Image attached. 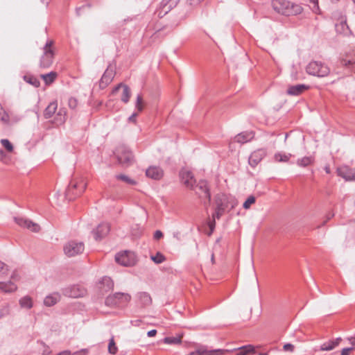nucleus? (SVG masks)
<instances>
[{
    "label": "nucleus",
    "mask_w": 355,
    "mask_h": 355,
    "mask_svg": "<svg viewBox=\"0 0 355 355\" xmlns=\"http://www.w3.org/2000/svg\"><path fill=\"white\" fill-rule=\"evenodd\" d=\"M130 300L131 295L127 293H115L108 295L105 303L111 307H123L128 304Z\"/></svg>",
    "instance_id": "423d86ee"
},
{
    "label": "nucleus",
    "mask_w": 355,
    "mask_h": 355,
    "mask_svg": "<svg viewBox=\"0 0 355 355\" xmlns=\"http://www.w3.org/2000/svg\"><path fill=\"white\" fill-rule=\"evenodd\" d=\"M86 187L87 182L83 178H74L69 183L65 192V196L69 200H72L80 196Z\"/></svg>",
    "instance_id": "7ed1b4c3"
},
{
    "label": "nucleus",
    "mask_w": 355,
    "mask_h": 355,
    "mask_svg": "<svg viewBox=\"0 0 355 355\" xmlns=\"http://www.w3.org/2000/svg\"><path fill=\"white\" fill-rule=\"evenodd\" d=\"M254 137V133L252 131L242 132L234 137V141L239 144H245L250 141Z\"/></svg>",
    "instance_id": "aec40b11"
},
{
    "label": "nucleus",
    "mask_w": 355,
    "mask_h": 355,
    "mask_svg": "<svg viewBox=\"0 0 355 355\" xmlns=\"http://www.w3.org/2000/svg\"><path fill=\"white\" fill-rule=\"evenodd\" d=\"M114 287V282L109 277H103L98 282V288L101 292L107 293Z\"/></svg>",
    "instance_id": "6ab92c4d"
},
{
    "label": "nucleus",
    "mask_w": 355,
    "mask_h": 355,
    "mask_svg": "<svg viewBox=\"0 0 355 355\" xmlns=\"http://www.w3.org/2000/svg\"><path fill=\"white\" fill-rule=\"evenodd\" d=\"M19 304L22 308L31 309L33 306L32 299L28 296H25L19 300Z\"/></svg>",
    "instance_id": "c9c22d12"
},
{
    "label": "nucleus",
    "mask_w": 355,
    "mask_h": 355,
    "mask_svg": "<svg viewBox=\"0 0 355 355\" xmlns=\"http://www.w3.org/2000/svg\"><path fill=\"white\" fill-rule=\"evenodd\" d=\"M24 80L26 83L34 86L35 87H39L40 85V82L39 79L34 76L26 75L24 76Z\"/></svg>",
    "instance_id": "f704fd0d"
},
{
    "label": "nucleus",
    "mask_w": 355,
    "mask_h": 355,
    "mask_svg": "<svg viewBox=\"0 0 355 355\" xmlns=\"http://www.w3.org/2000/svg\"><path fill=\"white\" fill-rule=\"evenodd\" d=\"M283 349L286 352H293L294 351L295 347L291 343H286L283 346Z\"/></svg>",
    "instance_id": "de8ad7c7"
},
{
    "label": "nucleus",
    "mask_w": 355,
    "mask_h": 355,
    "mask_svg": "<svg viewBox=\"0 0 355 355\" xmlns=\"http://www.w3.org/2000/svg\"><path fill=\"white\" fill-rule=\"evenodd\" d=\"M314 162V158L312 156H306L300 158L297 160V164L300 167H306L312 164Z\"/></svg>",
    "instance_id": "473e14b6"
},
{
    "label": "nucleus",
    "mask_w": 355,
    "mask_h": 355,
    "mask_svg": "<svg viewBox=\"0 0 355 355\" xmlns=\"http://www.w3.org/2000/svg\"><path fill=\"white\" fill-rule=\"evenodd\" d=\"M57 355H71V352L69 350H65L58 353Z\"/></svg>",
    "instance_id": "bf43d9fd"
},
{
    "label": "nucleus",
    "mask_w": 355,
    "mask_h": 355,
    "mask_svg": "<svg viewBox=\"0 0 355 355\" xmlns=\"http://www.w3.org/2000/svg\"><path fill=\"white\" fill-rule=\"evenodd\" d=\"M58 108V103L55 101L51 102L44 110V116L45 119H50L55 113Z\"/></svg>",
    "instance_id": "cd10ccee"
},
{
    "label": "nucleus",
    "mask_w": 355,
    "mask_h": 355,
    "mask_svg": "<svg viewBox=\"0 0 355 355\" xmlns=\"http://www.w3.org/2000/svg\"><path fill=\"white\" fill-rule=\"evenodd\" d=\"M137 298L138 303L143 307L150 306L152 304V298L150 294L147 292L138 293L137 294Z\"/></svg>",
    "instance_id": "5701e85b"
},
{
    "label": "nucleus",
    "mask_w": 355,
    "mask_h": 355,
    "mask_svg": "<svg viewBox=\"0 0 355 355\" xmlns=\"http://www.w3.org/2000/svg\"><path fill=\"white\" fill-rule=\"evenodd\" d=\"M8 266L3 261H0V278L4 277L8 275Z\"/></svg>",
    "instance_id": "79ce46f5"
},
{
    "label": "nucleus",
    "mask_w": 355,
    "mask_h": 355,
    "mask_svg": "<svg viewBox=\"0 0 355 355\" xmlns=\"http://www.w3.org/2000/svg\"><path fill=\"white\" fill-rule=\"evenodd\" d=\"M41 1H42V2L43 3H46V4H48V3H49V0H41Z\"/></svg>",
    "instance_id": "680f3d73"
},
{
    "label": "nucleus",
    "mask_w": 355,
    "mask_h": 355,
    "mask_svg": "<svg viewBox=\"0 0 355 355\" xmlns=\"http://www.w3.org/2000/svg\"><path fill=\"white\" fill-rule=\"evenodd\" d=\"M267 151L265 148H259L253 151L248 159L249 164L254 168L266 156Z\"/></svg>",
    "instance_id": "9b49d317"
},
{
    "label": "nucleus",
    "mask_w": 355,
    "mask_h": 355,
    "mask_svg": "<svg viewBox=\"0 0 355 355\" xmlns=\"http://www.w3.org/2000/svg\"><path fill=\"white\" fill-rule=\"evenodd\" d=\"M334 216V214L332 212H329L326 216V220L324 221L323 224H325L329 220L332 218Z\"/></svg>",
    "instance_id": "4d7b16f0"
},
{
    "label": "nucleus",
    "mask_w": 355,
    "mask_h": 355,
    "mask_svg": "<svg viewBox=\"0 0 355 355\" xmlns=\"http://www.w3.org/2000/svg\"><path fill=\"white\" fill-rule=\"evenodd\" d=\"M163 233L160 230H156L154 233L153 237L155 240H159L163 237Z\"/></svg>",
    "instance_id": "603ef678"
},
{
    "label": "nucleus",
    "mask_w": 355,
    "mask_h": 355,
    "mask_svg": "<svg viewBox=\"0 0 355 355\" xmlns=\"http://www.w3.org/2000/svg\"><path fill=\"white\" fill-rule=\"evenodd\" d=\"M58 76V73L55 71H51L46 74H41V78L44 81L46 85H49L53 83Z\"/></svg>",
    "instance_id": "c756f323"
},
{
    "label": "nucleus",
    "mask_w": 355,
    "mask_h": 355,
    "mask_svg": "<svg viewBox=\"0 0 355 355\" xmlns=\"http://www.w3.org/2000/svg\"><path fill=\"white\" fill-rule=\"evenodd\" d=\"M338 175L344 178L345 180H355V169L349 168L347 166H343L337 169Z\"/></svg>",
    "instance_id": "dca6fc26"
},
{
    "label": "nucleus",
    "mask_w": 355,
    "mask_h": 355,
    "mask_svg": "<svg viewBox=\"0 0 355 355\" xmlns=\"http://www.w3.org/2000/svg\"><path fill=\"white\" fill-rule=\"evenodd\" d=\"M116 178L131 185H135L137 183L135 180L130 178L128 176L123 174L116 175Z\"/></svg>",
    "instance_id": "ea45409f"
},
{
    "label": "nucleus",
    "mask_w": 355,
    "mask_h": 355,
    "mask_svg": "<svg viewBox=\"0 0 355 355\" xmlns=\"http://www.w3.org/2000/svg\"><path fill=\"white\" fill-rule=\"evenodd\" d=\"M84 243L76 241H70L64 246V254L69 257L81 254L84 251Z\"/></svg>",
    "instance_id": "9d476101"
},
{
    "label": "nucleus",
    "mask_w": 355,
    "mask_h": 355,
    "mask_svg": "<svg viewBox=\"0 0 355 355\" xmlns=\"http://www.w3.org/2000/svg\"><path fill=\"white\" fill-rule=\"evenodd\" d=\"M235 355H241V354H239V352H237Z\"/></svg>",
    "instance_id": "338daca9"
},
{
    "label": "nucleus",
    "mask_w": 355,
    "mask_h": 355,
    "mask_svg": "<svg viewBox=\"0 0 355 355\" xmlns=\"http://www.w3.org/2000/svg\"><path fill=\"white\" fill-rule=\"evenodd\" d=\"M216 218H213V220H210L208 223L209 227L210 229V233L209 234V235L213 232V231L215 228V225H216L215 219Z\"/></svg>",
    "instance_id": "3c124183"
},
{
    "label": "nucleus",
    "mask_w": 355,
    "mask_h": 355,
    "mask_svg": "<svg viewBox=\"0 0 355 355\" xmlns=\"http://www.w3.org/2000/svg\"><path fill=\"white\" fill-rule=\"evenodd\" d=\"M181 338L178 337H165L163 343L168 345H177L181 343Z\"/></svg>",
    "instance_id": "58836bf2"
},
{
    "label": "nucleus",
    "mask_w": 355,
    "mask_h": 355,
    "mask_svg": "<svg viewBox=\"0 0 355 355\" xmlns=\"http://www.w3.org/2000/svg\"><path fill=\"white\" fill-rule=\"evenodd\" d=\"M259 355H268V354L262 353V354H259Z\"/></svg>",
    "instance_id": "69168bd1"
},
{
    "label": "nucleus",
    "mask_w": 355,
    "mask_h": 355,
    "mask_svg": "<svg viewBox=\"0 0 355 355\" xmlns=\"http://www.w3.org/2000/svg\"><path fill=\"white\" fill-rule=\"evenodd\" d=\"M80 10H81V8H76V14L78 15H80Z\"/></svg>",
    "instance_id": "052dcab7"
},
{
    "label": "nucleus",
    "mask_w": 355,
    "mask_h": 355,
    "mask_svg": "<svg viewBox=\"0 0 355 355\" xmlns=\"http://www.w3.org/2000/svg\"><path fill=\"white\" fill-rule=\"evenodd\" d=\"M340 64L344 67H347L355 71V55L349 58H342L340 60Z\"/></svg>",
    "instance_id": "72a5a7b5"
},
{
    "label": "nucleus",
    "mask_w": 355,
    "mask_h": 355,
    "mask_svg": "<svg viewBox=\"0 0 355 355\" xmlns=\"http://www.w3.org/2000/svg\"><path fill=\"white\" fill-rule=\"evenodd\" d=\"M239 354L241 355H246L249 353L254 352V347L253 345H248L245 346L241 347L238 349Z\"/></svg>",
    "instance_id": "4c0bfd02"
},
{
    "label": "nucleus",
    "mask_w": 355,
    "mask_h": 355,
    "mask_svg": "<svg viewBox=\"0 0 355 355\" xmlns=\"http://www.w3.org/2000/svg\"><path fill=\"white\" fill-rule=\"evenodd\" d=\"M15 221L19 226H21L22 227L27 228L34 232H37L40 230V227L38 224L32 222L31 220L26 219V218L15 217Z\"/></svg>",
    "instance_id": "2eb2a0df"
},
{
    "label": "nucleus",
    "mask_w": 355,
    "mask_h": 355,
    "mask_svg": "<svg viewBox=\"0 0 355 355\" xmlns=\"http://www.w3.org/2000/svg\"><path fill=\"white\" fill-rule=\"evenodd\" d=\"M340 338H338L335 340H330L322 344L320 347V351H331L336 347L340 341Z\"/></svg>",
    "instance_id": "bb28decb"
},
{
    "label": "nucleus",
    "mask_w": 355,
    "mask_h": 355,
    "mask_svg": "<svg viewBox=\"0 0 355 355\" xmlns=\"http://www.w3.org/2000/svg\"><path fill=\"white\" fill-rule=\"evenodd\" d=\"M88 352V350L86 349H83L78 352H76L71 355H86Z\"/></svg>",
    "instance_id": "5fc2aeb1"
},
{
    "label": "nucleus",
    "mask_w": 355,
    "mask_h": 355,
    "mask_svg": "<svg viewBox=\"0 0 355 355\" xmlns=\"http://www.w3.org/2000/svg\"><path fill=\"white\" fill-rule=\"evenodd\" d=\"M110 231V226L108 223H103L98 225V227L93 230L94 239L96 241H100L106 236Z\"/></svg>",
    "instance_id": "4468645a"
},
{
    "label": "nucleus",
    "mask_w": 355,
    "mask_h": 355,
    "mask_svg": "<svg viewBox=\"0 0 355 355\" xmlns=\"http://www.w3.org/2000/svg\"><path fill=\"white\" fill-rule=\"evenodd\" d=\"M291 157V153L278 152L274 155V160L277 162H288Z\"/></svg>",
    "instance_id": "2f4dec72"
},
{
    "label": "nucleus",
    "mask_w": 355,
    "mask_h": 355,
    "mask_svg": "<svg viewBox=\"0 0 355 355\" xmlns=\"http://www.w3.org/2000/svg\"><path fill=\"white\" fill-rule=\"evenodd\" d=\"M147 177L155 180H159L164 176V171L159 166H150L146 171Z\"/></svg>",
    "instance_id": "a211bd4d"
},
{
    "label": "nucleus",
    "mask_w": 355,
    "mask_h": 355,
    "mask_svg": "<svg viewBox=\"0 0 355 355\" xmlns=\"http://www.w3.org/2000/svg\"><path fill=\"white\" fill-rule=\"evenodd\" d=\"M66 121V112L62 110H60L55 118V123L56 125H62Z\"/></svg>",
    "instance_id": "e433bc0d"
},
{
    "label": "nucleus",
    "mask_w": 355,
    "mask_h": 355,
    "mask_svg": "<svg viewBox=\"0 0 355 355\" xmlns=\"http://www.w3.org/2000/svg\"><path fill=\"white\" fill-rule=\"evenodd\" d=\"M196 195L202 200L205 207L207 208L211 202L210 189L206 180H200L197 184H193V189Z\"/></svg>",
    "instance_id": "39448f33"
},
{
    "label": "nucleus",
    "mask_w": 355,
    "mask_h": 355,
    "mask_svg": "<svg viewBox=\"0 0 355 355\" xmlns=\"http://www.w3.org/2000/svg\"><path fill=\"white\" fill-rule=\"evenodd\" d=\"M16 289H17V286L11 281H9L8 282H0V290L4 291L6 293L13 292Z\"/></svg>",
    "instance_id": "7c9ffc66"
},
{
    "label": "nucleus",
    "mask_w": 355,
    "mask_h": 355,
    "mask_svg": "<svg viewBox=\"0 0 355 355\" xmlns=\"http://www.w3.org/2000/svg\"><path fill=\"white\" fill-rule=\"evenodd\" d=\"M272 6L278 13L287 16L295 15L302 11L301 6L286 0H273Z\"/></svg>",
    "instance_id": "f03ea898"
},
{
    "label": "nucleus",
    "mask_w": 355,
    "mask_h": 355,
    "mask_svg": "<svg viewBox=\"0 0 355 355\" xmlns=\"http://www.w3.org/2000/svg\"><path fill=\"white\" fill-rule=\"evenodd\" d=\"M336 30L338 33L345 35L351 33V31L345 21H342L339 24H336Z\"/></svg>",
    "instance_id": "c85d7f7f"
},
{
    "label": "nucleus",
    "mask_w": 355,
    "mask_h": 355,
    "mask_svg": "<svg viewBox=\"0 0 355 355\" xmlns=\"http://www.w3.org/2000/svg\"><path fill=\"white\" fill-rule=\"evenodd\" d=\"M310 2L313 3V11L317 12L319 10L318 0H310Z\"/></svg>",
    "instance_id": "8fccbe9b"
},
{
    "label": "nucleus",
    "mask_w": 355,
    "mask_h": 355,
    "mask_svg": "<svg viewBox=\"0 0 355 355\" xmlns=\"http://www.w3.org/2000/svg\"><path fill=\"white\" fill-rule=\"evenodd\" d=\"M216 208L212 218L219 219L223 215L226 209H234L238 204L237 200L232 196L218 193L215 196Z\"/></svg>",
    "instance_id": "f257e3e1"
},
{
    "label": "nucleus",
    "mask_w": 355,
    "mask_h": 355,
    "mask_svg": "<svg viewBox=\"0 0 355 355\" xmlns=\"http://www.w3.org/2000/svg\"><path fill=\"white\" fill-rule=\"evenodd\" d=\"M256 201V198L253 196H250L247 200L244 202L243 207L244 209H248L250 207L251 205L254 204Z\"/></svg>",
    "instance_id": "49530a36"
},
{
    "label": "nucleus",
    "mask_w": 355,
    "mask_h": 355,
    "mask_svg": "<svg viewBox=\"0 0 355 355\" xmlns=\"http://www.w3.org/2000/svg\"><path fill=\"white\" fill-rule=\"evenodd\" d=\"M211 261H212V263H214V254H211Z\"/></svg>",
    "instance_id": "0e129e2a"
},
{
    "label": "nucleus",
    "mask_w": 355,
    "mask_h": 355,
    "mask_svg": "<svg viewBox=\"0 0 355 355\" xmlns=\"http://www.w3.org/2000/svg\"><path fill=\"white\" fill-rule=\"evenodd\" d=\"M120 87H123L121 99L124 103H127L129 101L131 95L130 89L128 85L121 83L115 87L114 91H117Z\"/></svg>",
    "instance_id": "393cba45"
},
{
    "label": "nucleus",
    "mask_w": 355,
    "mask_h": 355,
    "mask_svg": "<svg viewBox=\"0 0 355 355\" xmlns=\"http://www.w3.org/2000/svg\"><path fill=\"white\" fill-rule=\"evenodd\" d=\"M115 261L123 266H132L137 262L135 254L130 251H124L117 253L115 256Z\"/></svg>",
    "instance_id": "1a4fd4ad"
},
{
    "label": "nucleus",
    "mask_w": 355,
    "mask_h": 355,
    "mask_svg": "<svg viewBox=\"0 0 355 355\" xmlns=\"http://www.w3.org/2000/svg\"><path fill=\"white\" fill-rule=\"evenodd\" d=\"M115 153L119 162L121 164L129 165L133 162L132 153L125 145L119 146Z\"/></svg>",
    "instance_id": "6e6552de"
},
{
    "label": "nucleus",
    "mask_w": 355,
    "mask_h": 355,
    "mask_svg": "<svg viewBox=\"0 0 355 355\" xmlns=\"http://www.w3.org/2000/svg\"><path fill=\"white\" fill-rule=\"evenodd\" d=\"M138 115V112H134L131 116L128 118V121L130 123H136V119Z\"/></svg>",
    "instance_id": "864d4df0"
},
{
    "label": "nucleus",
    "mask_w": 355,
    "mask_h": 355,
    "mask_svg": "<svg viewBox=\"0 0 355 355\" xmlns=\"http://www.w3.org/2000/svg\"><path fill=\"white\" fill-rule=\"evenodd\" d=\"M234 349H217L213 350H207L199 349L198 352L199 355H222L225 353H229L233 352Z\"/></svg>",
    "instance_id": "a878e982"
},
{
    "label": "nucleus",
    "mask_w": 355,
    "mask_h": 355,
    "mask_svg": "<svg viewBox=\"0 0 355 355\" xmlns=\"http://www.w3.org/2000/svg\"><path fill=\"white\" fill-rule=\"evenodd\" d=\"M77 100L75 98H70L69 100V106L71 109H75L77 106Z\"/></svg>",
    "instance_id": "09e8293b"
},
{
    "label": "nucleus",
    "mask_w": 355,
    "mask_h": 355,
    "mask_svg": "<svg viewBox=\"0 0 355 355\" xmlns=\"http://www.w3.org/2000/svg\"><path fill=\"white\" fill-rule=\"evenodd\" d=\"M151 259L155 263H161L165 261V257L160 252H157L155 256H151Z\"/></svg>",
    "instance_id": "a18cd8bd"
},
{
    "label": "nucleus",
    "mask_w": 355,
    "mask_h": 355,
    "mask_svg": "<svg viewBox=\"0 0 355 355\" xmlns=\"http://www.w3.org/2000/svg\"><path fill=\"white\" fill-rule=\"evenodd\" d=\"M325 171L329 173L330 172V170H329V167H326L325 168Z\"/></svg>",
    "instance_id": "e2e57ef3"
},
{
    "label": "nucleus",
    "mask_w": 355,
    "mask_h": 355,
    "mask_svg": "<svg viewBox=\"0 0 355 355\" xmlns=\"http://www.w3.org/2000/svg\"><path fill=\"white\" fill-rule=\"evenodd\" d=\"M352 349V347L344 348L341 352V355H349V352Z\"/></svg>",
    "instance_id": "6e6d98bb"
},
{
    "label": "nucleus",
    "mask_w": 355,
    "mask_h": 355,
    "mask_svg": "<svg viewBox=\"0 0 355 355\" xmlns=\"http://www.w3.org/2000/svg\"><path fill=\"white\" fill-rule=\"evenodd\" d=\"M53 44V41L50 40L44 46L43 53L40 59V68L48 69L52 65L55 55Z\"/></svg>",
    "instance_id": "20e7f679"
},
{
    "label": "nucleus",
    "mask_w": 355,
    "mask_h": 355,
    "mask_svg": "<svg viewBox=\"0 0 355 355\" xmlns=\"http://www.w3.org/2000/svg\"><path fill=\"white\" fill-rule=\"evenodd\" d=\"M135 107L138 112H141L144 110V101L141 94H138L137 96Z\"/></svg>",
    "instance_id": "a19ab883"
},
{
    "label": "nucleus",
    "mask_w": 355,
    "mask_h": 355,
    "mask_svg": "<svg viewBox=\"0 0 355 355\" xmlns=\"http://www.w3.org/2000/svg\"><path fill=\"white\" fill-rule=\"evenodd\" d=\"M60 299L61 295L58 292H55L45 297L44 300V304L46 306L50 307L56 304Z\"/></svg>",
    "instance_id": "4be33fe9"
},
{
    "label": "nucleus",
    "mask_w": 355,
    "mask_h": 355,
    "mask_svg": "<svg viewBox=\"0 0 355 355\" xmlns=\"http://www.w3.org/2000/svg\"><path fill=\"white\" fill-rule=\"evenodd\" d=\"M178 0H162L156 12L159 17H163L177 5Z\"/></svg>",
    "instance_id": "f8f14e48"
},
{
    "label": "nucleus",
    "mask_w": 355,
    "mask_h": 355,
    "mask_svg": "<svg viewBox=\"0 0 355 355\" xmlns=\"http://www.w3.org/2000/svg\"><path fill=\"white\" fill-rule=\"evenodd\" d=\"M113 78H114L113 71L107 69L101 78L100 86L102 87H106L109 83H111Z\"/></svg>",
    "instance_id": "b1692460"
},
{
    "label": "nucleus",
    "mask_w": 355,
    "mask_h": 355,
    "mask_svg": "<svg viewBox=\"0 0 355 355\" xmlns=\"http://www.w3.org/2000/svg\"><path fill=\"white\" fill-rule=\"evenodd\" d=\"M354 343V345H355V342H354V343Z\"/></svg>",
    "instance_id": "774afa93"
},
{
    "label": "nucleus",
    "mask_w": 355,
    "mask_h": 355,
    "mask_svg": "<svg viewBox=\"0 0 355 355\" xmlns=\"http://www.w3.org/2000/svg\"><path fill=\"white\" fill-rule=\"evenodd\" d=\"M157 334V330L156 329H152L149 331H148L147 335L148 337H153L155 336Z\"/></svg>",
    "instance_id": "13d9d810"
},
{
    "label": "nucleus",
    "mask_w": 355,
    "mask_h": 355,
    "mask_svg": "<svg viewBox=\"0 0 355 355\" xmlns=\"http://www.w3.org/2000/svg\"><path fill=\"white\" fill-rule=\"evenodd\" d=\"M180 178L182 183L186 187H187L189 189H193V184H195L196 183V180L192 172L185 169H182L180 172Z\"/></svg>",
    "instance_id": "ddd939ff"
},
{
    "label": "nucleus",
    "mask_w": 355,
    "mask_h": 355,
    "mask_svg": "<svg viewBox=\"0 0 355 355\" xmlns=\"http://www.w3.org/2000/svg\"><path fill=\"white\" fill-rule=\"evenodd\" d=\"M306 72L312 76L318 77L327 76L330 73V69L321 61H311L306 67Z\"/></svg>",
    "instance_id": "0eeeda50"
},
{
    "label": "nucleus",
    "mask_w": 355,
    "mask_h": 355,
    "mask_svg": "<svg viewBox=\"0 0 355 355\" xmlns=\"http://www.w3.org/2000/svg\"><path fill=\"white\" fill-rule=\"evenodd\" d=\"M118 351V348L116 346V344L114 343V338H112L110 340L109 345H108V352L112 354H116Z\"/></svg>",
    "instance_id": "c03bdc74"
},
{
    "label": "nucleus",
    "mask_w": 355,
    "mask_h": 355,
    "mask_svg": "<svg viewBox=\"0 0 355 355\" xmlns=\"http://www.w3.org/2000/svg\"><path fill=\"white\" fill-rule=\"evenodd\" d=\"M309 86L304 84H298L290 86L288 88L287 94L291 96H298L302 94L304 91L307 90Z\"/></svg>",
    "instance_id": "412c9836"
},
{
    "label": "nucleus",
    "mask_w": 355,
    "mask_h": 355,
    "mask_svg": "<svg viewBox=\"0 0 355 355\" xmlns=\"http://www.w3.org/2000/svg\"><path fill=\"white\" fill-rule=\"evenodd\" d=\"M85 291L80 289L78 286L73 285L63 290V294L65 296L77 298L83 296Z\"/></svg>",
    "instance_id": "f3484780"
},
{
    "label": "nucleus",
    "mask_w": 355,
    "mask_h": 355,
    "mask_svg": "<svg viewBox=\"0 0 355 355\" xmlns=\"http://www.w3.org/2000/svg\"><path fill=\"white\" fill-rule=\"evenodd\" d=\"M1 144L2 146L6 149V150L9 153L12 152L13 150V146L10 142V141L7 139H1Z\"/></svg>",
    "instance_id": "37998d69"
}]
</instances>
